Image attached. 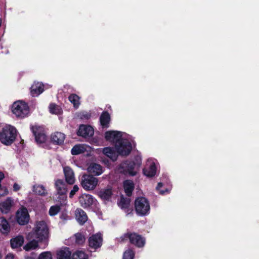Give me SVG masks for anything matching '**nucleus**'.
Listing matches in <instances>:
<instances>
[{"instance_id": "f257e3e1", "label": "nucleus", "mask_w": 259, "mask_h": 259, "mask_svg": "<svg viewBox=\"0 0 259 259\" xmlns=\"http://www.w3.org/2000/svg\"><path fill=\"white\" fill-rule=\"evenodd\" d=\"M29 236L31 238L37 239L39 243L44 244L45 246L48 245L49 231L46 223L43 221L38 222L36 227L29 233Z\"/></svg>"}, {"instance_id": "f03ea898", "label": "nucleus", "mask_w": 259, "mask_h": 259, "mask_svg": "<svg viewBox=\"0 0 259 259\" xmlns=\"http://www.w3.org/2000/svg\"><path fill=\"white\" fill-rule=\"evenodd\" d=\"M120 239L121 242L128 240L131 244L139 248H143L146 244V238L135 232H127L120 236Z\"/></svg>"}, {"instance_id": "7ed1b4c3", "label": "nucleus", "mask_w": 259, "mask_h": 259, "mask_svg": "<svg viewBox=\"0 0 259 259\" xmlns=\"http://www.w3.org/2000/svg\"><path fill=\"white\" fill-rule=\"evenodd\" d=\"M16 130L12 126H5L0 132V141L5 145H11L15 140Z\"/></svg>"}, {"instance_id": "20e7f679", "label": "nucleus", "mask_w": 259, "mask_h": 259, "mask_svg": "<svg viewBox=\"0 0 259 259\" xmlns=\"http://www.w3.org/2000/svg\"><path fill=\"white\" fill-rule=\"evenodd\" d=\"M115 148L119 155L126 156L131 152L132 145L128 140L121 138L116 141Z\"/></svg>"}, {"instance_id": "39448f33", "label": "nucleus", "mask_w": 259, "mask_h": 259, "mask_svg": "<svg viewBox=\"0 0 259 259\" xmlns=\"http://www.w3.org/2000/svg\"><path fill=\"white\" fill-rule=\"evenodd\" d=\"M135 207L137 213L140 215H147L150 211V204L147 199L139 197L135 201Z\"/></svg>"}, {"instance_id": "423d86ee", "label": "nucleus", "mask_w": 259, "mask_h": 259, "mask_svg": "<svg viewBox=\"0 0 259 259\" xmlns=\"http://www.w3.org/2000/svg\"><path fill=\"white\" fill-rule=\"evenodd\" d=\"M98 179L92 175L84 174L80 179L82 187L86 191L93 190L98 184Z\"/></svg>"}, {"instance_id": "0eeeda50", "label": "nucleus", "mask_w": 259, "mask_h": 259, "mask_svg": "<svg viewBox=\"0 0 259 259\" xmlns=\"http://www.w3.org/2000/svg\"><path fill=\"white\" fill-rule=\"evenodd\" d=\"M12 111L17 117H25L29 113V107L24 102H15L12 106Z\"/></svg>"}, {"instance_id": "6e6552de", "label": "nucleus", "mask_w": 259, "mask_h": 259, "mask_svg": "<svg viewBox=\"0 0 259 259\" xmlns=\"http://www.w3.org/2000/svg\"><path fill=\"white\" fill-rule=\"evenodd\" d=\"M55 186L57 193L59 195L58 201L61 203H64L67 200V188L65 182L63 180L58 179L55 182Z\"/></svg>"}, {"instance_id": "1a4fd4ad", "label": "nucleus", "mask_w": 259, "mask_h": 259, "mask_svg": "<svg viewBox=\"0 0 259 259\" xmlns=\"http://www.w3.org/2000/svg\"><path fill=\"white\" fill-rule=\"evenodd\" d=\"M30 130L37 143L42 144L46 141L47 136L43 127L37 125H31Z\"/></svg>"}, {"instance_id": "9d476101", "label": "nucleus", "mask_w": 259, "mask_h": 259, "mask_svg": "<svg viewBox=\"0 0 259 259\" xmlns=\"http://www.w3.org/2000/svg\"><path fill=\"white\" fill-rule=\"evenodd\" d=\"M16 221L20 225L27 224L29 221V214L26 207H22L18 209L16 214Z\"/></svg>"}, {"instance_id": "9b49d317", "label": "nucleus", "mask_w": 259, "mask_h": 259, "mask_svg": "<svg viewBox=\"0 0 259 259\" xmlns=\"http://www.w3.org/2000/svg\"><path fill=\"white\" fill-rule=\"evenodd\" d=\"M103 242V237L101 233H97L92 235L88 239L90 247L97 250L101 247Z\"/></svg>"}, {"instance_id": "f8f14e48", "label": "nucleus", "mask_w": 259, "mask_h": 259, "mask_svg": "<svg viewBox=\"0 0 259 259\" xmlns=\"http://www.w3.org/2000/svg\"><path fill=\"white\" fill-rule=\"evenodd\" d=\"M79 202L80 205L84 208H87L91 206L94 201L92 195L87 194H83L78 198Z\"/></svg>"}, {"instance_id": "ddd939ff", "label": "nucleus", "mask_w": 259, "mask_h": 259, "mask_svg": "<svg viewBox=\"0 0 259 259\" xmlns=\"http://www.w3.org/2000/svg\"><path fill=\"white\" fill-rule=\"evenodd\" d=\"M94 133V129L91 125L82 124L79 127L77 135L84 138L91 137Z\"/></svg>"}, {"instance_id": "4468645a", "label": "nucleus", "mask_w": 259, "mask_h": 259, "mask_svg": "<svg viewBox=\"0 0 259 259\" xmlns=\"http://www.w3.org/2000/svg\"><path fill=\"white\" fill-rule=\"evenodd\" d=\"M14 205V200L11 197H8L5 201L0 202V211L4 214H7L11 211Z\"/></svg>"}, {"instance_id": "2eb2a0df", "label": "nucleus", "mask_w": 259, "mask_h": 259, "mask_svg": "<svg viewBox=\"0 0 259 259\" xmlns=\"http://www.w3.org/2000/svg\"><path fill=\"white\" fill-rule=\"evenodd\" d=\"M121 133L118 131H109L105 133V139L106 141L114 142L115 143L117 140H119V139H121Z\"/></svg>"}, {"instance_id": "dca6fc26", "label": "nucleus", "mask_w": 259, "mask_h": 259, "mask_svg": "<svg viewBox=\"0 0 259 259\" xmlns=\"http://www.w3.org/2000/svg\"><path fill=\"white\" fill-rule=\"evenodd\" d=\"M64 173L66 182L69 185L73 184L75 182V178L73 170L70 167L66 166L64 168Z\"/></svg>"}, {"instance_id": "f3484780", "label": "nucleus", "mask_w": 259, "mask_h": 259, "mask_svg": "<svg viewBox=\"0 0 259 259\" xmlns=\"http://www.w3.org/2000/svg\"><path fill=\"white\" fill-rule=\"evenodd\" d=\"M88 171L93 176H99L103 172L102 166L96 163H91L88 167Z\"/></svg>"}, {"instance_id": "a211bd4d", "label": "nucleus", "mask_w": 259, "mask_h": 259, "mask_svg": "<svg viewBox=\"0 0 259 259\" xmlns=\"http://www.w3.org/2000/svg\"><path fill=\"white\" fill-rule=\"evenodd\" d=\"M56 256L57 259H71L72 253L69 248L65 247L57 251Z\"/></svg>"}, {"instance_id": "6ab92c4d", "label": "nucleus", "mask_w": 259, "mask_h": 259, "mask_svg": "<svg viewBox=\"0 0 259 259\" xmlns=\"http://www.w3.org/2000/svg\"><path fill=\"white\" fill-rule=\"evenodd\" d=\"M65 139V135L61 132H55L52 134L51 136V142L56 145H60L63 144Z\"/></svg>"}, {"instance_id": "aec40b11", "label": "nucleus", "mask_w": 259, "mask_h": 259, "mask_svg": "<svg viewBox=\"0 0 259 259\" xmlns=\"http://www.w3.org/2000/svg\"><path fill=\"white\" fill-rule=\"evenodd\" d=\"M11 230L10 225L4 217H0V232L3 234H8Z\"/></svg>"}, {"instance_id": "412c9836", "label": "nucleus", "mask_w": 259, "mask_h": 259, "mask_svg": "<svg viewBox=\"0 0 259 259\" xmlns=\"http://www.w3.org/2000/svg\"><path fill=\"white\" fill-rule=\"evenodd\" d=\"M44 91V85L42 83L37 82L34 83L31 87V95L33 97H37Z\"/></svg>"}, {"instance_id": "4be33fe9", "label": "nucleus", "mask_w": 259, "mask_h": 259, "mask_svg": "<svg viewBox=\"0 0 259 259\" xmlns=\"http://www.w3.org/2000/svg\"><path fill=\"white\" fill-rule=\"evenodd\" d=\"M111 120L110 114L107 111H103L100 117V122L103 128H108Z\"/></svg>"}, {"instance_id": "5701e85b", "label": "nucleus", "mask_w": 259, "mask_h": 259, "mask_svg": "<svg viewBox=\"0 0 259 259\" xmlns=\"http://www.w3.org/2000/svg\"><path fill=\"white\" fill-rule=\"evenodd\" d=\"M103 154L110 158L113 161L117 160L118 154L117 152L115 151L113 148L110 147H106L103 149Z\"/></svg>"}, {"instance_id": "b1692460", "label": "nucleus", "mask_w": 259, "mask_h": 259, "mask_svg": "<svg viewBox=\"0 0 259 259\" xmlns=\"http://www.w3.org/2000/svg\"><path fill=\"white\" fill-rule=\"evenodd\" d=\"M123 167L126 171L130 176H134L137 174V172L134 170L135 168L137 167L135 162L133 161H126L124 163Z\"/></svg>"}, {"instance_id": "393cba45", "label": "nucleus", "mask_w": 259, "mask_h": 259, "mask_svg": "<svg viewBox=\"0 0 259 259\" xmlns=\"http://www.w3.org/2000/svg\"><path fill=\"white\" fill-rule=\"evenodd\" d=\"M123 188L126 195L128 197L131 196L135 188L133 182L131 180H125L123 182Z\"/></svg>"}, {"instance_id": "a878e982", "label": "nucleus", "mask_w": 259, "mask_h": 259, "mask_svg": "<svg viewBox=\"0 0 259 259\" xmlns=\"http://www.w3.org/2000/svg\"><path fill=\"white\" fill-rule=\"evenodd\" d=\"M76 218L80 225H83L88 220V216L84 211L81 209H77Z\"/></svg>"}, {"instance_id": "bb28decb", "label": "nucleus", "mask_w": 259, "mask_h": 259, "mask_svg": "<svg viewBox=\"0 0 259 259\" xmlns=\"http://www.w3.org/2000/svg\"><path fill=\"white\" fill-rule=\"evenodd\" d=\"M24 242V237L19 235L11 239V246L12 248H17L22 246Z\"/></svg>"}, {"instance_id": "cd10ccee", "label": "nucleus", "mask_w": 259, "mask_h": 259, "mask_svg": "<svg viewBox=\"0 0 259 259\" xmlns=\"http://www.w3.org/2000/svg\"><path fill=\"white\" fill-rule=\"evenodd\" d=\"M144 175L148 177H154L156 172V167L154 163H152L148 168H144L143 169Z\"/></svg>"}, {"instance_id": "c85d7f7f", "label": "nucleus", "mask_w": 259, "mask_h": 259, "mask_svg": "<svg viewBox=\"0 0 259 259\" xmlns=\"http://www.w3.org/2000/svg\"><path fill=\"white\" fill-rule=\"evenodd\" d=\"M70 239L74 241L75 244L81 245L84 244L85 238L83 234L81 233H77L70 237Z\"/></svg>"}, {"instance_id": "c756f323", "label": "nucleus", "mask_w": 259, "mask_h": 259, "mask_svg": "<svg viewBox=\"0 0 259 259\" xmlns=\"http://www.w3.org/2000/svg\"><path fill=\"white\" fill-rule=\"evenodd\" d=\"M112 191L111 189H105L101 190L99 193V196L104 200H108L112 195Z\"/></svg>"}, {"instance_id": "7c9ffc66", "label": "nucleus", "mask_w": 259, "mask_h": 259, "mask_svg": "<svg viewBox=\"0 0 259 259\" xmlns=\"http://www.w3.org/2000/svg\"><path fill=\"white\" fill-rule=\"evenodd\" d=\"M39 242L37 239L33 238L32 240L28 242L23 247L26 251H29L32 249H35L38 246Z\"/></svg>"}, {"instance_id": "2f4dec72", "label": "nucleus", "mask_w": 259, "mask_h": 259, "mask_svg": "<svg viewBox=\"0 0 259 259\" xmlns=\"http://www.w3.org/2000/svg\"><path fill=\"white\" fill-rule=\"evenodd\" d=\"M33 191L37 195L41 196H46L48 194L47 190L43 185L34 186Z\"/></svg>"}, {"instance_id": "473e14b6", "label": "nucleus", "mask_w": 259, "mask_h": 259, "mask_svg": "<svg viewBox=\"0 0 259 259\" xmlns=\"http://www.w3.org/2000/svg\"><path fill=\"white\" fill-rule=\"evenodd\" d=\"M86 150L85 147L80 144L76 145L72 148L71 153L73 155H77L84 153Z\"/></svg>"}, {"instance_id": "72a5a7b5", "label": "nucleus", "mask_w": 259, "mask_h": 259, "mask_svg": "<svg viewBox=\"0 0 259 259\" xmlns=\"http://www.w3.org/2000/svg\"><path fill=\"white\" fill-rule=\"evenodd\" d=\"M49 111L51 114L60 115L62 113L61 108L55 103H51L49 105Z\"/></svg>"}, {"instance_id": "f704fd0d", "label": "nucleus", "mask_w": 259, "mask_h": 259, "mask_svg": "<svg viewBox=\"0 0 259 259\" xmlns=\"http://www.w3.org/2000/svg\"><path fill=\"white\" fill-rule=\"evenodd\" d=\"M79 99L80 97L75 94H72L68 97V100L73 104V106L75 108H78L80 104Z\"/></svg>"}, {"instance_id": "c9c22d12", "label": "nucleus", "mask_w": 259, "mask_h": 259, "mask_svg": "<svg viewBox=\"0 0 259 259\" xmlns=\"http://www.w3.org/2000/svg\"><path fill=\"white\" fill-rule=\"evenodd\" d=\"M131 203V199L124 197L123 196L120 197V200L118 203V205L122 209H127L129 207Z\"/></svg>"}, {"instance_id": "e433bc0d", "label": "nucleus", "mask_w": 259, "mask_h": 259, "mask_svg": "<svg viewBox=\"0 0 259 259\" xmlns=\"http://www.w3.org/2000/svg\"><path fill=\"white\" fill-rule=\"evenodd\" d=\"M71 259H88V255L82 251L77 250L72 254Z\"/></svg>"}, {"instance_id": "4c0bfd02", "label": "nucleus", "mask_w": 259, "mask_h": 259, "mask_svg": "<svg viewBox=\"0 0 259 259\" xmlns=\"http://www.w3.org/2000/svg\"><path fill=\"white\" fill-rule=\"evenodd\" d=\"M135 251L133 248H128L123 253L122 259H134Z\"/></svg>"}, {"instance_id": "58836bf2", "label": "nucleus", "mask_w": 259, "mask_h": 259, "mask_svg": "<svg viewBox=\"0 0 259 259\" xmlns=\"http://www.w3.org/2000/svg\"><path fill=\"white\" fill-rule=\"evenodd\" d=\"M60 206L58 205L52 206L49 211V213L51 216L56 215L60 210Z\"/></svg>"}, {"instance_id": "ea45409f", "label": "nucleus", "mask_w": 259, "mask_h": 259, "mask_svg": "<svg viewBox=\"0 0 259 259\" xmlns=\"http://www.w3.org/2000/svg\"><path fill=\"white\" fill-rule=\"evenodd\" d=\"M38 259H52V253L50 251H45L41 253Z\"/></svg>"}, {"instance_id": "a19ab883", "label": "nucleus", "mask_w": 259, "mask_h": 259, "mask_svg": "<svg viewBox=\"0 0 259 259\" xmlns=\"http://www.w3.org/2000/svg\"><path fill=\"white\" fill-rule=\"evenodd\" d=\"M78 190H79L78 186L76 185H74V186L73 187V189L70 192L69 197L70 198H73L74 195L78 191Z\"/></svg>"}, {"instance_id": "79ce46f5", "label": "nucleus", "mask_w": 259, "mask_h": 259, "mask_svg": "<svg viewBox=\"0 0 259 259\" xmlns=\"http://www.w3.org/2000/svg\"><path fill=\"white\" fill-rule=\"evenodd\" d=\"M8 193V190L6 187H1L0 188V197L7 195Z\"/></svg>"}, {"instance_id": "37998d69", "label": "nucleus", "mask_w": 259, "mask_h": 259, "mask_svg": "<svg viewBox=\"0 0 259 259\" xmlns=\"http://www.w3.org/2000/svg\"><path fill=\"white\" fill-rule=\"evenodd\" d=\"M134 161L135 162L137 167H139L142 163V159L140 156H137L135 157Z\"/></svg>"}, {"instance_id": "c03bdc74", "label": "nucleus", "mask_w": 259, "mask_h": 259, "mask_svg": "<svg viewBox=\"0 0 259 259\" xmlns=\"http://www.w3.org/2000/svg\"><path fill=\"white\" fill-rule=\"evenodd\" d=\"M163 184L161 182H159L158 183L157 186L156 187V190L159 191V194L161 195H163L165 193V191H167V189L164 190H160V189L162 187Z\"/></svg>"}, {"instance_id": "a18cd8bd", "label": "nucleus", "mask_w": 259, "mask_h": 259, "mask_svg": "<svg viewBox=\"0 0 259 259\" xmlns=\"http://www.w3.org/2000/svg\"><path fill=\"white\" fill-rule=\"evenodd\" d=\"M91 117V114L86 113L85 114H82L81 116V119H89Z\"/></svg>"}, {"instance_id": "49530a36", "label": "nucleus", "mask_w": 259, "mask_h": 259, "mask_svg": "<svg viewBox=\"0 0 259 259\" xmlns=\"http://www.w3.org/2000/svg\"><path fill=\"white\" fill-rule=\"evenodd\" d=\"M20 186L16 183H15L13 185V190L15 192L18 191L20 189Z\"/></svg>"}, {"instance_id": "de8ad7c7", "label": "nucleus", "mask_w": 259, "mask_h": 259, "mask_svg": "<svg viewBox=\"0 0 259 259\" xmlns=\"http://www.w3.org/2000/svg\"><path fill=\"white\" fill-rule=\"evenodd\" d=\"M5 178L4 174L3 172L0 171V181H2Z\"/></svg>"}, {"instance_id": "09e8293b", "label": "nucleus", "mask_w": 259, "mask_h": 259, "mask_svg": "<svg viewBox=\"0 0 259 259\" xmlns=\"http://www.w3.org/2000/svg\"><path fill=\"white\" fill-rule=\"evenodd\" d=\"M14 256L12 255H7L6 259H13Z\"/></svg>"}, {"instance_id": "8fccbe9b", "label": "nucleus", "mask_w": 259, "mask_h": 259, "mask_svg": "<svg viewBox=\"0 0 259 259\" xmlns=\"http://www.w3.org/2000/svg\"><path fill=\"white\" fill-rule=\"evenodd\" d=\"M2 257V255L1 254V253L0 252V259H1Z\"/></svg>"}, {"instance_id": "3c124183", "label": "nucleus", "mask_w": 259, "mask_h": 259, "mask_svg": "<svg viewBox=\"0 0 259 259\" xmlns=\"http://www.w3.org/2000/svg\"><path fill=\"white\" fill-rule=\"evenodd\" d=\"M2 187V185H1V181H0V188H1Z\"/></svg>"}]
</instances>
